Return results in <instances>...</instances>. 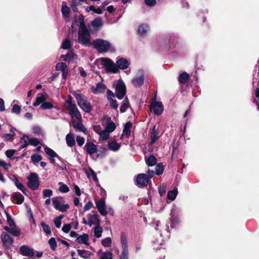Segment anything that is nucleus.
Returning <instances> with one entry per match:
<instances>
[{"label": "nucleus", "instance_id": "nucleus-5", "mask_svg": "<svg viewBox=\"0 0 259 259\" xmlns=\"http://www.w3.org/2000/svg\"><path fill=\"white\" fill-rule=\"evenodd\" d=\"M94 47L98 50L99 53H106L108 52L111 45L110 43L102 39H97L93 43Z\"/></svg>", "mask_w": 259, "mask_h": 259}, {"label": "nucleus", "instance_id": "nucleus-22", "mask_svg": "<svg viewBox=\"0 0 259 259\" xmlns=\"http://www.w3.org/2000/svg\"><path fill=\"white\" fill-rule=\"evenodd\" d=\"M75 58V55L72 51H69L66 55H62L61 56V59L68 63H72Z\"/></svg>", "mask_w": 259, "mask_h": 259}, {"label": "nucleus", "instance_id": "nucleus-23", "mask_svg": "<svg viewBox=\"0 0 259 259\" xmlns=\"http://www.w3.org/2000/svg\"><path fill=\"white\" fill-rule=\"evenodd\" d=\"M89 235L86 233H83L82 235H78L75 239V241L78 243L89 245Z\"/></svg>", "mask_w": 259, "mask_h": 259}, {"label": "nucleus", "instance_id": "nucleus-13", "mask_svg": "<svg viewBox=\"0 0 259 259\" xmlns=\"http://www.w3.org/2000/svg\"><path fill=\"white\" fill-rule=\"evenodd\" d=\"M136 184L139 187L146 186L148 183V178L144 174H141L137 176L136 178Z\"/></svg>", "mask_w": 259, "mask_h": 259}, {"label": "nucleus", "instance_id": "nucleus-36", "mask_svg": "<svg viewBox=\"0 0 259 259\" xmlns=\"http://www.w3.org/2000/svg\"><path fill=\"white\" fill-rule=\"evenodd\" d=\"M14 200H16V203L18 204H22L24 201V197L20 193H15L13 196Z\"/></svg>", "mask_w": 259, "mask_h": 259}, {"label": "nucleus", "instance_id": "nucleus-58", "mask_svg": "<svg viewBox=\"0 0 259 259\" xmlns=\"http://www.w3.org/2000/svg\"><path fill=\"white\" fill-rule=\"evenodd\" d=\"M53 195V191L50 189H45L43 191V197H50Z\"/></svg>", "mask_w": 259, "mask_h": 259}, {"label": "nucleus", "instance_id": "nucleus-25", "mask_svg": "<svg viewBox=\"0 0 259 259\" xmlns=\"http://www.w3.org/2000/svg\"><path fill=\"white\" fill-rule=\"evenodd\" d=\"M132 124L131 123L128 122H127L125 125L124 126L123 132L122 134V135L120 137L121 139H123L124 138H128L131 133V128Z\"/></svg>", "mask_w": 259, "mask_h": 259}, {"label": "nucleus", "instance_id": "nucleus-21", "mask_svg": "<svg viewBox=\"0 0 259 259\" xmlns=\"http://www.w3.org/2000/svg\"><path fill=\"white\" fill-rule=\"evenodd\" d=\"M149 30V27L147 24L143 23L139 25L138 28V34L140 36H145Z\"/></svg>", "mask_w": 259, "mask_h": 259}, {"label": "nucleus", "instance_id": "nucleus-29", "mask_svg": "<svg viewBox=\"0 0 259 259\" xmlns=\"http://www.w3.org/2000/svg\"><path fill=\"white\" fill-rule=\"evenodd\" d=\"M66 141L68 147H72L75 144V138L73 134L69 133L66 136Z\"/></svg>", "mask_w": 259, "mask_h": 259}, {"label": "nucleus", "instance_id": "nucleus-30", "mask_svg": "<svg viewBox=\"0 0 259 259\" xmlns=\"http://www.w3.org/2000/svg\"><path fill=\"white\" fill-rule=\"evenodd\" d=\"M77 120V121L76 122L73 121L72 122L74 128L76 131H79L84 133L86 131V129L81 123V119Z\"/></svg>", "mask_w": 259, "mask_h": 259}, {"label": "nucleus", "instance_id": "nucleus-31", "mask_svg": "<svg viewBox=\"0 0 259 259\" xmlns=\"http://www.w3.org/2000/svg\"><path fill=\"white\" fill-rule=\"evenodd\" d=\"M13 178L12 179V181L14 182L15 185L23 193L25 194L26 189L24 187L23 185L19 181L18 179L16 177H15V176H13Z\"/></svg>", "mask_w": 259, "mask_h": 259}, {"label": "nucleus", "instance_id": "nucleus-28", "mask_svg": "<svg viewBox=\"0 0 259 259\" xmlns=\"http://www.w3.org/2000/svg\"><path fill=\"white\" fill-rule=\"evenodd\" d=\"M156 126L154 125L153 126L152 131L150 133V144L152 145L154 143H155L157 140L159 139V136L158 135V134L156 132Z\"/></svg>", "mask_w": 259, "mask_h": 259}, {"label": "nucleus", "instance_id": "nucleus-56", "mask_svg": "<svg viewBox=\"0 0 259 259\" xmlns=\"http://www.w3.org/2000/svg\"><path fill=\"white\" fill-rule=\"evenodd\" d=\"M253 102L259 108V88H257L255 91V98L253 99Z\"/></svg>", "mask_w": 259, "mask_h": 259}, {"label": "nucleus", "instance_id": "nucleus-40", "mask_svg": "<svg viewBox=\"0 0 259 259\" xmlns=\"http://www.w3.org/2000/svg\"><path fill=\"white\" fill-rule=\"evenodd\" d=\"M103 229L99 225H97L94 229V235L96 238H99L102 236Z\"/></svg>", "mask_w": 259, "mask_h": 259}, {"label": "nucleus", "instance_id": "nucleus-41", "mask_svg": "<svg viewBox=\"0 0 259 259\" xmlns=\"http://www.w3.org/2000/svg\"><path fill=\"white\" fill-rule=\"evenodd\" d=\"M110 133L104 129L100 133V139L105 141L109 139Z\"/></svg>", "mask_w": 259, "mask_h": 259}, {"label": "nucleus", "instance_id": "nucleus-27", "mask_svg": "<svg viewBox=\"0 0 259 259\" xmlns=\"http://www.w3.org/2000/svg\"><path fill=\"white\" fill-rule=\"evenodd\" d=\"M115 128L116 125L115 123L112 121L110 118H108L105 129L111 133L115 130Z\"/></svg>", "mask_w": 259, "mask_h": 259}, {"label": "nucleus", "instance_id": "nucleus-42", "mask_svg": "<svg viewBox=\"0 0 259 259\" xmlns=\"http://www.w3.org/2000/svg\"><path fill=\"white\" fill-rule=\"evenodd\" d=\"M175 210L174 209L171 210V212L170 213V220L171 222V226L172 228H174L175 226L178 224L179 221L178 219L175 216Z\"/></svg>", "mask_w": 259, "mask_h": 259}, {"label": "nucleus", "instance_id": "nucleus-4", "mask_svg": "<svg viewBox=\"0 0 259 259\" xmlns=\"http://www.w3.org/2000/svg\"><path fill=\"white\" fill-rule=\"evenodd\" d=\"M78 106L85 112H90L92 110V106L85 97L79 93L74 95Z\"/></svg>", "mask_w": 259, "mask_h": 259}, {"label": "nucleus", "instance_id": "nucleus-46", "mask_svg": "<svg viewBox=\"0 0 259 259\" xmlns=\"http://www.w3.org/2000/svg\"><path fill=\"white\" fill-rule=\"evenodd\" d=\"M11 132L12 133V134H6L3 135L2 137L4 138L6 141H12L13 139V137L15 135V133L12 129L11 130Z\"/></svg>", "mask_w": 259, "mask_h": 259}, {"label": "nucleus", "instance_id": "nucleus-52", "mask_svg": "<svg viewBox=\"0 0 259 259\" xmlns=\"http://www.w3.org/2000/svg\"><path fill=\"white\" fill-rule=\"evenodd\" d=\"M41 225L44 231L46 234L48 235L51 234V229L49 225L45 224L44 222L41 223Z\"/></svg>", "mask_w": 259, "mask_h": 259}, {"label": "nucleus", "instance_id": "nucleus-12", "mask_svg": "<svg viewBox=\"0 0 259 259\" xmlns=\"http://www.w3.org/2000/svg\"><path fill=\"white\" fill-rule=\"evenodd\" d=\"M151 111L156 115H160L163 111V106L161 102L155 101L152 102L150 106Z\"/></svg>", "mask_w": 259, "mask_h": 259}, {"label": "nucleus", "instance_id": "nucleus-51", "mask_svg": "<svg viewBox=\"0 0 259 259\" xmlns=\"http://www.w3.org/2000/svg\"><path fill=\"white\" fill-rule=\"evenodd\" d=\"M160 236L163 237L165 239H167L169 237V227L166 226L164 230L160 233Z\"/></svg>", "mask_w": 259, "mask_h": 259}, {"label": "nucleus", "instance_id": "nucleus-61", "mask_svg": "<svg viewBox=\"0 0 259 259\" xmlns=\"http://www.w3.org/2000/svg\"><path fill=\"white\" fill-rule=\"evenodd\" d=\"M40 144V141L37 138H31L30 139L29 144L36 146Z\"/></svg>", "mask_w": 259, "mask_h": 259}, {"label": "nucleus", "instance_id": "nucleus-8", "mask_svg": "<svg viewBox=\"0 0 259 259\" xmlns=\"http://www.w3.org/2000/svg\"><path fill=\"white\" fill-rule=\"evenodd\" d=\"M27 185L32 190L37 189L39 186L38 176L35 172H31L27 177Z\"/></svg>", "mask_w": 259, "mask_h": 259}, {"label": "nucleus", "instance_id": "nucleus-64", "mask_svg": "<svg viewBox=\"0 0 259 259\" xmlns=\"http://www.w3.org/2000/svg\"><path fill=\"white\" fill-rule=\"evenodd\" d=\"M76 142L79 146H81L84 143V139L82 137L77 136L76 137Z\"/></svg>", "mask_w": 259, "mask_h": 259}, {"label": "nucleus", "instance_id": "nucleus-37", "mask_svg": "<svg viewBox=\"0 0 259 259\" xmlns=\"http://www.w3.org/2000/svg\"><path fill=\"white\" fill-rule=\"evenodd\" d=\"M178 194V190H174L168 191L167 195V199L170 201V202L174 201Z\"/></svg>", "mask_w": 259, "mask_h": 259}, {"label": "nucleus", "instance_id": "nucleus-15", "mask_svg": "<svg viewBox=\"0 0 259 259\" xmlns=\"http://www.w3.org/2000/svg\"><path fill=\"white\" fill-rule=\"evenodd\" d=\"M1 238L3 244L7 248H10L14 242L13 239L7 233L4 232H2L1 234Z\"/></svg>", "mask_w": 259, "mask_h": 259}, {"label": "nucleus", "instance_id": "nucleus-14", "mask_svg": "<svg viewBox=\"0 0 259 259\" xmlns=\"http://www.w3.org/2000/svg\"><path fill=\"white\" fill-rule=\"evenodd\" d=\"M96 205L97 208L102 215L105 216L107 214L108 211L106 209V203L104 199L97 201Z\"/></svg>", "mask_w": 259, "mask_h": 259}, {"label": "nucleus", "instance_id": "nucleus-48", "mask_svg": "<svg viewBox=\"0 0 259 259\" xmlns=\"http://www.w3.org/2000/svg\"><path fill=\"white\" fill-rule=\"evenodd\" d=\"M42 159V156L38 154H33L31 156V160L34 164H36L40 161Z\"/></svg>", "mask_w": 259, "mask_h": 259}, {"label": "nucleus", "instance_id": "nucleus-10", "mask_svg": "<svg viewBox=\"0 0 259 259\" xmlns=\"http://www.w3.org/2000/svg\"><path fill=\"white\" fill-rule=\"evenodd\" d=\"M87 152L90 154V156L94 159L96 160L99 155L95 157L93 154H95L97 151V146L93 142H87L84 146Z\"/></svg>", "mask_w": 259, "mask_h": 259}, {"label": "nucleus", "instance_id": "nucleus-38", "mask_svg": "<svg viewBox=\"0 0 259 259\" xmlns=\"http://www.w3.org/2000/svg\"><path fill=\"white\" fill-rule=\"evenodd\" d=\"M146 162L148 166H152L156 164L157 159L154 156L151 155L146 159Z\"/></svg>", "mask_w": 259, "mask_h": 259}, {"label": "nucleus", "instance_id": "nucleus-57", "mask_svg": "<svg viewBox=\"0 0 259 259\" xmlns=\"http://www.w3.org/2000/svg\"><path fill=\"white\" fill-rule=\"evenodd\" d=\"M163 167L162 164H158L156 166V174L157 175H160L162 174Z\"/></svg>", "mask_w": 259, "mask_h": 259}, {"label": "nucleus", "instance_id": "nucleus-1", "mask_svg": "<svg viewBox=\"0 0 259 259\" xmlns=\"http://www.w3.org/2000/svg\"><path fill=\"white\" fill-rule=\"evenodd\" d=\"M79 23V30L78 32V41L79 44L85 46L91 45L90 33L88 30L84 22V17L79 15L78 18Z\"/></svg>", "mask_w": 259, "mask_h": 259}, {"label": "nucleus", "instance_id": "nucleus-9", "mask_svg": "<svg viewBox=\"0 0 259 259\" xmlns=\"http://www.w3.org/2000/svg\"><path fill=\"white\" fill-rule=\"evenodd\" d=\"M120 241L122 251L120 255V259H128L127 239L124 233H122L121 234Z\"/></svg>", "mask_w": 259, "mask_h": 259}, {"label": "nucleus", "instance_id": "nucleus-20", "mask_svg": "<svg viewBox=\"0 0 259 259\" xmlns=\"http://www.w3.org/2000/svg\"><path fill=\"white\" fill-rule=\"evenodd\" d=\"M116 65L117 68L123 70L128 68L130 63L126 59L121 58L117 60Z\"/></svg>", "mask_w": 259, "mask_h": 259}, {"label": "nucleus", "instance_id": "nucleus-18", "mask_svg": "<svg viewBox=\"0 0 259 259\" xmlns=\"http://www.w3.org/2000/svg\"><path fill=\"white\" fill-rule=\"evenodd\" d=\"M48 96L46 93H39L35 99V102L33 103V106L36 107L39 105L40 104L44 103L45 101L47 100Z\"/></svg>", "mask_w": 259, "mask_h": 259}, {"label": "nucleus", "instance_id": "nucleus-59", "mask_svg": "<svg viewBox=\"0 0 259 259\" xmlns=\"http://www.w3.org/2000/svg\"><path fill=\"white\" fill-rule=\"evenodd\" d=\"M21 111V106L18 105H14L13 107L12 112L19 114Z\"/></svg>", "mask_w": 259, "mask_h": 259}, {"label": "nucleus", "instance_id": "nucleus-62", "mask_svg": "<svg viewBox=\"0 0 259 259\" xmlns=\"http://www.w3.org/2000/svg\"><path fill=\"white\" fill-rule=\"evenodd\" d=\"M71 229V225L69 224H67L64 225L63 226L62 230L64 233H67L69 232V231Z\"/></svg>", "mask_w": 259, "mask_h": 259}, {"label": "nucleus", "instance_id": "nucleus-50", "mask_svg": "<svg viewBox=\"0 0 259 259\" xmlns=\"http://www.w3.org/2000/svg\"><path fill=\"white\" fill-rule=\"evenodd\" d=\"M56 69L57 70H61L62 72V71H64L68 69V68H67V66L65 63L60 62V63H58L56 64Z\"/></svg>", "mask_w": 259, "mask_h": 259}, {"label": "nucleus", "instance_id": "nucleus-45", "mask_svg": "<svg viewBox=\"0 0 259 259\" xmlns=\"http://www.w3.org/2000/svg\"><path fill=\"white\" fill-rule=\"evenodd\" d=\"M59 185L60 186L59 190L62 193H67L69 191V187L62 182H59Z\"/></svg>", "mask_w": 259, "mask_h": 259}, {"label": "nucleus", "instance_id": "nucleus-3", "mask_svg": "<svg viewBox=\"0 0 259 259\" xmlns=\"http://www.w3.org/2000/svg\"><path fill=\"white\" fill-rule=\"evenodd\" d=\"M73 99L70 95L68 96L67 99L65 102V106L72 117L76 119H81V115L76 105L72 102Z\"/></svg>", "mask_w": 259, "mask_h": 259}, {"label": "nucleus", "instance_id": "nucleus-54", "mask_svg": "<svg viewBox=\"0 0 259 259\" xmlns=\"http://www.w3.org/2000/svg\"><path fill=\"white\" fill-rule=\"evenodd\" d=\"M41 108L44 110L50 109L53 108V105L51 102H45L41 104Z\"/></svg>", "mask_w": 259, "mask_h": 259}, {"label": "nucleus", "instance_id": "nucleus-26", "mask_svg": "<svg viewBox=\"0 0 259 259\" xmlns=\"http://www.w3.org/2000/svg\"><path fill=\"white\" fill-rule=\"evenodd\" d=\"M107 147L110 150L116 152L120 148L121 145L115 140H111L108 142Z\"/></svg>", "mask_w": 259, "mask_h": 259}, {"label": "nucleus", "instance_id": "nucleus-44", "mask_svg": "<svg viewBox=\"0 0 259 259\" xmlns=\"http://www.w3.org/2000/svg\"><path fill=\"white\" fill-rule=\"evenodd\" d=\"M129 107V103L127 99L125 98L123 101L120 106V110L122 113L125 112Z\"/></svg>", "mask_w": 259, "mask_h": 259}, {"label": "nucleus", "instance_id": "nucleus-47", "mask_svg": "<svg viewBox=\"0 0 259 259\" xmlns=\"http://www.w3.org/2000/svg\"><path fill=\"white\" fill-rule=\"evenodd\" d=\"M88 177H91L95 182L98 181V178L96 172L91 168H90L87 172Z\"/></svg>", "mask_w": 259, "mask_h": 259}, {"label": "nucleus", "instance_id": "nucleus-6", "mask_svg": "<svg viewBox=\"0 0 259 259\" xmlns=\"http://www.w3.org/2000/svg\"><path fill=\"white\" fill-rule=\"evenodd\" d=\"M115 90V95L119 99H122L126 94V87L123 81H115L113 84Z\"/></svg>", "mask_w": 259, "mask_h": 259}, {"label": "nucleus", "instance_id": "nucleus-35", "mask_svg": "<svg viewBox=\"0 0 259 259\" xmlns=\"http://www.w3.org/2000/svg\"><path fill=\"white\" fill-rule=\"evenodd\" d=\"M189 75L186 72H183L180 74L179 77V81L181 84L185 83L188 80Z\"/></svg>", "mask_w": 259, "mask_h": 259}, {"label": "nucleus", "instance_id": "nucleus-16", "mask_svg": "<svg viewBox=\"0 0 259 259\" xmlns=\"http://www.w3.org/2000/svg\"><path fill=\"white\" fill-rule=\"evenodd\" d=\"M20 253L23 256L31 257L34 255V249L27 245H23L20 248Z\"/></svg>", "mask_w": 259, "mask_h": 259}, {"label": "nucleus", "instance_id": "nucleus-53", "mask_svg": "<svg viewBox=\"0 0 259 259\" xmlns=\"http://www.w3.org/2000/svg\"><path fill=\"white\" fill-rule=\"evenodd\" d=\"M49 244L51 248L53 250H55L57 248V242L54 238H51L49 240Z\"/></svg>", "mask_w": 259, "mask_h": 259}, {"label": "nucleus", "instance_id": "nucleus-33", "mask_svg": "<svg viewBox=\"0 0 259 259\" xmlns=\"http://www.w3.org/2000/svg\"><path fill=\"white\" fill-rule=\"evenodd\" d=\"M91 25L93 27L98 28L103 25L102 19L101 17H97L93 20L91 22Z\"/></svg>", "mask_w": 259, "mask_h": 259}, {"label": "nucleus", "instance_id": "nucleus-34", "mask_svg": "<svg viewBox=\"0 0 259 259\" xmlns=\"http://www.w3.org/2000/svg\"><path fill=\"white\" fill-rule=\"evenodd\" d=\"M78 253L81 257L85 259L89 258L93 255L91 251L85 250H78Z\"/></svg>", "mask_w": 259, "mask_h": 259}, {"label": "nucleus", "instance_id": "nucleus-63", "mask_svg": "<svg viewBox=\"0 0 259 259\" xmlns=\"http://www.w3.org/2000/svg\"><path fill=\"white\" fill-rule=\"evenodd\" d=\"M93 206V203L92 201H89L84 206L83 211H87L91 209V208Z\"/></svg>", "mask_w": 259, "mask_h": 259}, {"label": "nucleus", "instance_id": "nucleus-49", "mask_svg": "<svg viewBox=\"0 0 259 259\" xmlns=\"http://www.w3.org/2000/svg\"><path fill=\"white\" fill-rule=\"evenodd\" d=\"M112 239L110 237L104 238L102 241V244L105 247H109L111 246Z\"/></svg>", "mask_w": 259, "mask_h": 259}, {"label": "nucleus", "instance_id": "nucleus-17", "mask_svg": "<svg viewBox=\"0 0 259 259\" xmlns=\"http://www.w3.org/2000/svg\"><path fill=\"white\" fill-rule=\"evenodd\" d=\"M88 219V223L90 227H91L93 225H98L100 224V220L99 216L97 214H91L89 213L87 215Z\"/></svg>", "mask_w": 259, "mask_h": 259}, {"label": "nucleus", "instance_id": "nucleus-60", "mask_svg": "<svg viewBox=\"0 0 259 259\" xmlns=\"http://www.w3.org/2000/svg\"><path fill=\"white\" fill-rule=\"evenodd\" d=\"M0 166L3 167L5 169L7 170L11 166V164L6 162L4 160H0Z\"/></svg>", "mask_w": 259, "mask_h": 259}, {"label": "nucleus", "instance_id": "nucleus-55", "mask_svg": "<svg viewBox=\"0 0 259 259\" xmlns=\"http://www.w3.org/2000/svg\"><path fill=\"white\" fill-rule=\"evenodd\" d=\"M10 233L13 236H18L20 235V232L16 229L15 226L11 227Z\"/></svg>", "mask_w": 259, "mask_h": 259}, {"label": "nucleus", "instance_id": "nucleus-7", "mask_svg": "<svg viewBox=\"0 0 259 259\" xmlns=\"http://www.w3.org/2000/svg\"><path fill=\"white\" fill-rule=\"evenodd\" d=\"M52 202L54 207L61 212H64L69 208L68 204H65L62 197H54L52 198Z\"/></svg>", "mask_w": 259, "mask_h": 259}, {"label": "nucleus", "instance_id": "nucleus-32", "mask_svg": "<svg viewBox=\"0 0 259 259\" xmlns=\"http://www.w3.org/2000/svg\"><path fill=\"white\" fill-rule=\"evenodd\" d=\"M70 10L69 8L67 6L66 2H63L61 12L63 16L65 18H68L69 15Z\"/></svg>", "mask_w": 259, "mask_h": 259}, {"label": "nucleus", "instance_id": "nucleus-24", "mask_svg": "<svg viewBox=\"0 0 259 259\" xmlns=\"http://www.w3.org/2000/svg\"><path fill=\"white\" fill-rule=\"evenodd\" d=\"M99 259H112L113 254L110 251H103L101 249L99 250L97 253Z\"/></svg>", "mask_w": 259, "mask_h": 259}, {"label": "nucleus", "instance_id": "nucleus-2", "mask_svg": "<svg viewBox=\"0 0 259 259\" xmlns=\"http://www.w3.org/2000/svg\"><path fill=\"white\" fill-rule=\"evenodd\" d=\"M96 67L99 69L103 67L107 72L112 73H116L118 70L116 64L110 59L107 58H101L95 61L92 69L94 71L97 72Z\"/></svg>", "mask_w": 259, "mask_h": 259}, {"label": "nucleus", "instance_id": "nucleus-11", "mask_svg": "<svg viewBox=\"0 0 259 259\" xmlns=\"http://www.w3.org/2000/svg\"><path fill=\"white\" fill-rule=\"evenodd\" d=\"M138 76L134 77L132 81V84L135 87H140L144 83V71L143 70H139L138 72Z\"/></svg>", "mask_w": 259, "mask_h": 259}, {"label": "nucleus", "instance_id": "nucleus-19", "mask_svg": "<svg viewBox=\"0 0 259 259\" xmlns=\"http://www.w3.org/2000/svg\"><path fill=\"white\" fill-rule=\"evenodd\" d=\"M106 89V85L102 82H98L96 84V87L92 86L91 88L93 92L96 94L104 93Z\"/></svg>", "mask_w": 259, "mask_h": 259}, {"label": "nucleus", "instance_id": "nucleus-43", "mask_svg": "<svg viewBox=\"0 0 259 259\" xmlns=\"http://www.w3.org/2000/svg\"><path fill=\"white\" fill-rule=\"evenodd\" d=\"M71 41L68 38H65L63 40L61 45V48L64 50H67L71 47Z\"/></svg>", "mask_w": 259, "mask_h": 259}, {"label": "nucleus", "instance_id": "nucleus-39", "mask_svg": "<svg viewBox=\"0 0 259 259\" xmlns=\"http://www.w3.org/2000/svg\"><path fill=\"white\" fill-rule=\"evenodd\" d=\"M46 153L51 158H55L58 157V154L52 149L46 147L44 149Z\"/></svg>", "mask_w": 259, "mask_h": 259}]
</instances>
